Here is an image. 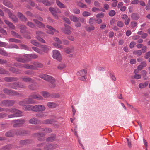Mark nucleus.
Returning <instances> with one entry per match:
<instances>
[{"label":"nucleus","mask_w":150,"mask_h":150,"mask_svg":"<svg viewBox=\"0 0 150 150\" xmlns=\"http://www.w3.org/2000/svg\"><path fill=\"white\" fill-rule=\"evenodd\" d=\"M39 77L46 81L50 82V86L53 88L56 86L55 80L54 78L50 76L45 74H42L39 76Z\"/></svg>","instance_id":"f257e3e1"},{"label":"nucleus","mask_w":150,"mask_h":150,"mask_svg":"<svg viewBox=\"0 0 150 150\" xmlns=\"http://www.w3.org/2000/svg\"><path fill=\"white\" fill-rule=\"evenodd\" d=\"M41 49L35 47H33V50L40 55H43L44 52L47 53L50 50V47L47 45H44L41 46Z\"/></svg>","instance_id":"f03ea898"},{"label":"nucleus","mask_w":150,"mask_h":150,"mask_svg":"<svg viewBox=\"0 0 150 150\" xmlns=\"http://www.w3.org/2000/svg\"><path fill=\"white\" fill-rule=\"evenodd\" d=\"M5 111H9L11 113H13V114L8 115V117L9 118L13 117H16L22 116V112L16 109H8L5 110Z\"/></svg>","instance_id":"7ed1b4c3"},{"label":"nucleus","mask_w":150,"mask_h":150,"mask_svg":"<svg viewBox=\"0 0 150 150\" xmlns=\"http://www.w3.org/2000/svg\"><path fill=\"white\" fill-rule=\"evenodd\" d=\"M42 131L43 132L38 133L35 134V136L37 137L38 138V140L40 141H41L42 140L40 138L41 137L44 136L47 133L51 132L52 130L50 128H46L44 129H43Z\"/></svg>","instance_id":"20e7f679"},{"label":"nucleus","mask_w":150,"mask_h":150,"mask_svg":"<svg viewBox=\"0 0 150 150\" xmlns=\"http://www.w3.org/2000/svg\"><path fill=\"white\" fill-rule=\"evenodd\" d=\"M25 122L24 119H19L13 120L11 122L15 127H18L22 126Z\"/></svg>","instance_id":"39448f33"},{"label":"nucleus","mask_w":150,"mask_h":150,"mask_svg":"<svg viewBox=\"0 0 150 150\" xmlns=\"http://www.w3.org/2000/svg\"><path fill=\"white\" fill-rule=\"evenodd\" d=\"M33 111L35 112H42L46 110V107L43 105L38 104L34 106Z\"/></svg>","instance_id":"423d86ee"},{"label":"nucleus","mask_w":150,"mask_h":150,"mask_svg":"<svg viewBox=\"0 0 150 150\" xmlns=\"http://www.w3.org/2000/svg\"><path fill=\"white\" fill-rule=\"evenodd\" d=\"M15 101L13 100H6L2 101L0 103V105L6 107L11 106L15 103Z\"/></svg>","instance_id":"0eeeda50"},{"label":"nucleus","mask_w":150,"mask_h":150,"mask_svg":"<svg viewBox=\"0 0 150 150\" xmlns=\"http://www.w3.org/2000/svg\"><path fill=\"white\" fill-rule=\"evenodd\" d=\"M54 40L55 41L57 42V43H54L53 45L57 48H58L61 49H64V46L60 44L62 43V41H61L57 37L54 38Z\"/></svg>","instance_id":"6e6552de"},{"label":"nucleus","mask_w":150,"mask_h":150,"mask_svg":"<svg viewBox=\"0 0 150 150\" xmlns=\"http://www.w3.org/2000/svg\"><path fill=\"white\" fill-rule=\"evenodd\" d=\"M64 26L65 28H61L62 31L65 34H70L72 32L71 30H73L72 28L66 24H64Z\"/></svg>","instance_id":"1a4fd4ad"},{"label":"nucleus","mask_w":150,"mask_h":150,"mask_svg":"<svg viewBox=\"0 0 150 150\" xmlns=\"http://www.w3.org/2000/svg\"><path fill=\"white\" fill-rule=\"evenodd\" d=\"M53 57L54 59L60 61L62 59L61 56L59 52L57 50L53 51Z\"/></svg>","instance_id":"9d476101"},{"label":"nucleus","mask_w":150,"mask_h":150,"mask_svg":"<svg viewBox=\"0 0 150 150\" xmlns=\"http://www.w3.org/2000/svg\"><path fill=\"white\" fill-rule=\"evenodd\" d=\"M6 11L8 13L9 17L10 18L15 22H16L18 21V19L17 18L15 15L11 13L10 10L9 9L6 8Z\"/></svg>","instance_id":"9b49d317"},{"label":"nucleus","mask_w":150,"mask_h":150,"mask_svg":"<svg viewBox=\"0 0 150 150\" xmlns=\"http://www.w3.org/2000/svg\"><path fill=\"white\" fill-rule=\"evenodd\" d=\"M15 65L18 67H24L28 69H35V67L33 65H29L28 64H21L15 63Z\"/></svg>","instance_id":"f8f14e48"},{"label":"nucleus","mask_w":150,"mask_h":150,"mask_svg":"<svg viewBox=\"0 0 150 150\" xmlns=\"http://www.w3.org/2000/svg\"><path fill=\"white\" fill-rule=\"evenodd\" d=\"M10 87L14 89H17L18 88H24L25 87V86L19 82H16L13 83Z\"/></svg>","instance_id":"ddd939ff"},{"label":"nucleus","mask_w":150,"mask_h":150,"mask_svg":"<svg viewBox=\"0 0 150 150\" xmlns=\"http://www.w3.org/2000/svg\"><path fill=\"white\" fill-rule=\"evenodd\" d=\"M30 97L34 99H36L38 100H42L43 97L39 94L35 93H31L30 95Z\"/></svg>","instance_id":"4468645a"},{"label":"nucleus","mask_w":150,"mask_h":150,"mask_svg":"<svg viewBox=\"0 0 150 150\" xmlns=\"http://www.w3.org/2000/svg\"><path fill=\"white\" fill-rule=\"evenodd\" d=\"M4 92L7 94L13 95H17V93L14 91L12 90H8L6 88L3 90Z\"/></svg>","instance_id":"2eb2a0df"},{"label":"nucleus","mask_w":150,"mask_h":150,"mask_svg":"<svg viewBox=\"0 0 150 150\" xmlns=\"http://www.w3.org/2000/svg\"><path fill=\"white\" fill-rule=\"evenodd\" d=\"M49 10L53 15L54 18L57 19H59V17L57 14V11L54 8L52 7H50L49 8Z\"/></svg>","instance_id":"dca6fc26"},{"label":"nucleus","mask_w":150,"mask_h":150,"mask_svg":"<svg viewBox=\"0 0 150 150\" xmlns=\"http://www.w3.org/2000/svg\"><path fill=\"white\" fill-rule=\"evenodd\" d=\"M34 106H33L30 105H26L23 107V110L25 111H33Z\"/></svg>","instance_id":"f3484780"},{"label":"nucleus","mask_w":150,"mask_h":150,"mask_svg":"<svg viewBox=\"0 0 150 150\" xmlns=\"http://www.w3.org/2000/svg\"><path fill=\"white\" fill-rule=\"evenodd\" d=\"M47 28L48 29L47 30V32L50 34H53L54 33V32L56 31L55 29L50 26L47 25Z\"/></svg>","instance_id":"a211bd4d"},{"label":"nucleus","mask_w":150,"mask_h":150,"mask_svg":"<svg viewBox=\"0 0 150 150\" xmlns=\"http://www.w3.org/2000/svg\"><path fill=\"white\" fill-rule=\"evenodd\" d=\"M29 122L30 124H37L40 123V121L36 118H33L29 120Z\"/></svg>","instance_id":"6ab92c4d"},{"label":"nucleus","mask_w":150,"mask_h":150,"mask_svg":"<svg viewBox=\"0 0 150 150\" xmlns=\"http://www.w3.org/2000/svg\"><path fill=\"white\" fill-rule=\"evenodd\" d=\"M55 147L56 146L52 144H48L44 147V149L45 150H51Z\"/></svg>","instance_id":"aec40b11"},{"label":"nucleus","mask_w":150,"mask_h":150,"mask_svg":"<svg viewBox=\"0 0 150 150\" xmlns=\"http://www.w3.org/2000/svg\"><path fill=\"white\" fill-rule=\"evenodd\" d=\"M16 133V134H18L17 132H15V131L13 130L9 131L6 133L5 135L6 136L8 137H11L13 136Z\"/></svg>","instance_id":"412c9836"},{"label":"nucleus","mask_w":150,"mask_h":150,"mask_svg":"<svg viewBox=\"0 0 150 150\" xmlns=\"http://www.w3.org/2000/svg\"><path fill=\"white\" fill-rule=\"evenodd\" d=\"M87 71L86 69L82 70L78 72L77 75L79 76H86Z\"/></svg>","instance_id":"4be33fe9"},{"label":"nucleus","mask_w":150,"mask_h":150,"mask_svg":"<svg viewBox=\"0 0 150 150\" xmlns=\"http://www.w3.org/2000/svg\"><path fill=\"white\" fill-rule=\"evenodd\" d=\"M47 115V112H45L38 113L36 115V117L38 118H44Z\"/></svg>","instance_id":"5701e85b"},{"label":"nucleus","mask_w":150,"mask_h":150,"mask_svg":"<svg viewBox=\"0 0 150 150\" xmlns=\"http://www.w3.org/2000/svg\"><path fill=\"white\" fill-rule=\"evenodd\" d=\"M3 3L5 6L8 8L12 9L13 8V6L12 4L9 1L4 0L3 1Z\"/></svg>","instance_id":"b1692460"},{"label":"nucleus","mask_w":150,"mask_h":150,"mask_svg":"<svg viewBox=\"0 0 150 150\" xmlns=\"http://www.w3.org/2000/svg\"><path fill=\"white\" fill-rule=\"evenodd\" d=\"M47 106L50 108H53L56 107L57 105L52 102H48L47 103Z\"/></svg>","instance_id":"393cba45"},{"label":"nucleus","mask_w":150,"mask_h":150,"mask_svg":"<svg viewBox=\"0 0 150 150\" xmlns=\"http://www.w3.org/2000/svg\"><path fill=\"white\" fill-rule=\"evenodd\" d=\"M34 21L36 23L38 27L39 28H42L45 27L44 25L42 22H40L36 19H34Z\"/></svg>","instance_id":"a878e982"},{"label":"nucleus","mask_w":150,"mask_h":150,"mask_svg":"<svg viewBox=\"0 0 150 150\" xmlns=\"http://www.w3.org/2000/svg\"><path fill=\"white\" fill-rule=\"evenodd\" d=\"M4 21L10 28L13 29L15 28V26L11 23L6 20H5Z\"/></svg>","instance_id":"bb28decb"},{"label":"nucleus","mask_w":150,"mask_h":150,"mask_svg":"<svg viewBox=\"0 0 150 150\" xmlns=\"http://www.w3.org/2000/svg\"><path fill=\"white\" fill-rule=\"evenodd\" d=\"M70 18L72 21L74 22H78L79 20L78 18L73 15L70 16Z\"/></svg>","instance_id":"cd10ccee"},{"label":"nucleus","mask_w":150,"mask_h":150,"mask_svg":"<svg viewBox=\"0 0 150 150\" xmlns=\"http://www.w3.org/2000/svg\"><path fill=\"white\" fill-rule=\"evenodd\" d=\"M22 81L25 82H31L33 83L34 82V81L33 80H32L31 78L29 77H25L22 78Z\"/></svg>","instance_id":"c85d7f7f"},{"label":"nucleus","mask_w":150,"mask_h":150,"mask_svg":"<svg viewBox=\"0 0 150 150\" xmlns=\"http://www.w3.org/2000/svg\"><path fill=\"white\" fill-rule=\"evenodd\" d=\"M54 121L53 119H47L43 121L42 123L44 124H51L54 122Z\"/></svg>","instance_id":"c756f323"},{"label":"nucleus","mask_w":150,"mask_h":150,"mask_svg":"<svg viewBox=\"0 0 150 150\" xmlns=\"http://www.w3.org/2000/svg\"><path fill=\"white\" fill-rule=\"evenodd\" d=\"M40 93L44 98H47L49 97L50 96V93L46 91H42Z\"/></svg>","instance_id":"7c9ffc66"},{"label":"nucleus","mask_w":150,"mask_h":150,"mask_svg":"<svg viewBox=\"0 0 150 150\" xmlns=\"http://www.w3.org/2000/svg\"><path fill=\"white\" fill-rule=\"evenodd\" d=\"M33 99L32 98H31V97H30V96L28 98L25 99L26 103L27 104H32L34 103L35 102Z\"/></svg>","instance_id":"2f4dec72"},{"label":"nucleus","mask_w":150,"mask_h":150,"mask_svg":"<svg viewBox=\"0 0 150 150\" xmlns=\"http://www.w3.org/2000/svg\"><path fill=\"white\" fill-rule=\"evenodd\" d=\"M133 54L138 56H139L142 54V52L140 50H136L133 51Z\"/></svg>","instance_id":"473e14b6"},{"label":"nucleus","mask_w":150,"mask_h":150,"mask_svg":"<svg viewBox=\"0 0 150 150\" xmlns=\"http://www.w3.org/2000/svg\"><path fill=\"white\" fill-rule=\"evenodd\" d=\"M42 2L45 5L47 6H50L52 5L54 3V1H53L52 2H49L47 0H43Z\"/></svg>","instance_id":"72a5a7b5"},{"label":"nucleus","mask_w":150,"mask_h":150,"mask_svg":"<svg viewBox=\"0 0 150 150\" xmlns=\"http://www.w3.org/2000/svg\"><path fill=\"white\" fill-rule=\"evenodd\" d=\"M9 42H15V43H21V41L15 39L14 38H11L9 39Z\"/></svg>","instance_id":"f704fd0d"},{"label":"nucleus","mask_w":150,"mask_h":150,"mask_svg":"<svg viewBox=\"0 0 150 150\" xmlns=\"http://www.w3.org/2000/svg\"><path fill=\"white\" fill-rule=\"evenodd\" d=\"M11 33L14 37L20 38H21V36L19 34L13 31H12L11 32Z\"/></svg>","instance_id":"c9c22d12"},{"label":"nucleus","mask_w":150,"mask_h":150,"mask_svg":"<svg viewBox=\"0 0 150 150\" xmlns=\"http://www.w3.org/2000/svg\"><path fill=\"white\" fill-rule=\"evenodd\" d=\"M56 3L57 5L61 8H65V6L58 0H56Z\"/></svg>","instance_id":"e433bc0d"},{"label":"nucleus","mask_w":150,"mask_h":150,"mask_svg":"<svg viewBox=\"0 0 150 150\" xmlns=\"http://www.w3.org/2000/svg\"><path fill=\"white\" fill-rule=\"evenodd\" d=\"M148 84V82H145L143 83H140L139 85V87L140 88H143L147 86Z\"/></svg>","instance_id":"4c0bfd02"},{"label":"nucleus","mask_w":150,"mask_h":150,"mask_svg":"<svg viewBox=\"0 0 150 150\" xmlns=\"http://www.w3.org/2000/svg\"><path fill=\"white\" fill-rule=\"evenodd\" d=\"M7 48L18 49L19 47L15 44H11L8 45Z\"/></svg>","instance_id":"58836bf2"},{"label":"nucleus","mask_w":150,"mask_h":150,"mask_svg":"<svg viewBox=\"0 0 150 150\" xmlns=\"http://www.w3.org/2000/svg\"><path fill=\"white\" fill-rule=\"evenodd\" d=\"M4 80L6 81L10 82L16 81V79L13 77H6L4 78Z\"/></svg>","instance_id":"ea45409f"},{"label":"nucleus","mask_w":150,"mask_h":150,"mask_svg":"<svg viewBox=\"0 0 150 150\" xmlns=\"http://www.w3.org/2000/svg\"><path fill=\"white\" fill-rule=\"evenodd\" d=\"M19 28L20 29L21 32L23 33L24 32L25 30L26 29V27L24 25H21L19 27Z\"/></svg>","instance_id":"a19ab883"},{"label":"nucleus","mask_w":150,"mask_h":150,"mask_svg":"<svg viewBox=\"0 0 150 150\" xmlns=\"http://www.w3.org/2000/svg\"><path fill=\"white\" fill-rule=\"evenodd\" d=\"M131 17L132 19L134 20H137L139 18L138 14L136 13H133Z\"/></svg>","instance_id":"79ce46f5"},{"label":"nucleus","mask_w":150,"mask_h":150,"mask_svg":"<svg viewBox=\"0 0 150 150\" xmlns=\"http://www.w3.org/2000/svg\"><path fill=\"white\" fill-rule=\"evenodd\" d=\"M0 54L4 56H7L8 55L7 52L4 49H2L1 48H0Z\"/></svg>","instance_id":"37998d69"},{"label":"nucleus","mask_w":150,"mask_h":150,"mask_svg":"<svg viewBox=\"0 0 150 150\" xmlns=\"http://www.w3.org/2000/svg\"><path fill=\"white\" fill-rule=\"evenodd\" d=\"M34 64V66L35 67V69L36 67L41 68L43 67V65L38 62H35Z\"/></svg>","instance_id":"c03bdc74"},{"label":"nucleus","mask_w":150,"mask_h":150,"mask_svg":"<svg viewBox=\"0 0 150 150\" xmlns=\"http://www.w3.org/2000/svg\"><path fill=\"white\" fill-rule=\"evenodd\" d=\"M16 59L18 62L23 63H24L25 62V58H23L21 56L18 57H16Z\"/></svg>","instance_id":"a18cd8bd"},{"label":"nucleus","mask_w":150,"mask_h":150,"mask_svg":"<svg viewBox=\"0 0 150 150\" xmlns=\"http://www.w3.org/2000/svg\"><path fill=\"white\" fill-rule=\"evenodd\" d=\"M31 43L35 46L37 47L39 46V43L35 40H31Z\"/></svg>","instance_id":"49530a36"},{"label":"nucleus","mask_w":150,"mask_h":150,"mask_svg":"<svg viewBox=\"0 0 150 150\" xmlns=\"http://www.w3.org/2000/svg\"><path fill=\"white\" fill-rule=\"evenodd\" d=\"M141 73L144 79L145 80H147V77L146 76V74H147L146 71L144 70H143L141 71Z\"/></svg>","instance_id":"de8ad7c7"},{"label":"nucleus","mask_w":150,"mask_h":150,"mask_svg":"<svg viewBox=\"0 0 150 150\" xmlns=\"http://www.w3.org/2000/svg\"><path fill=\"white\" fill-rule=\"evenodd\" d=\"M86 30L88 32L93 30L94 29V27L93 25H91L89 27H86Z\"/></svg>","instance_id":"09e8293b"},{"label":"nucleus","mask_w":150,"mask_h":150,"mask_svg":"<svg viewBox=\"0 0 150 150\" xmlns=\"http://www.w3.org/2000/svg\"><path fill=\"white\" fill-rule=\"evenodd\" d=\"M29 55H30V54H25L24 56V58H25V61H29L31 59V57Z\"/></svg>","instance_id":"8fccbe9b"},{"label":"nucleus","mask_w":150,"mask_h":150,"mask_svg":"<svg viewBox=\"0 0 150 150\" xmlns=\"http://www.w3.org/2000/svg\"><path fill=\"white\" fill-rule=\"evenodd\" d=\"M36 38L38 41L42 43H46L45 40L42 38L40 37L39 36H36Z\"/></svg>","instance_id":"3c124183"},{"label":"nucleus","mask_w":150,"mask_h":150,"mask_svg":"<svg viewBox=\"0 0 150 150\" xmlns=\"http://www.w3.org/2000/svg\"><path fill=\"white\" fill-rule=\"evenodd\" d=\"M74 48L71 49L68 47L65 49V52L69 54L74 50Z\"/></svg>","instance_id":"603ef678"},{"label":"nucleus","mask_w":150,"mask_h":150,"mask_svg":"<svg viewBox=\"0 0 150 150\" xmlns=\"http://www.w3.org/2000/svg\"><path fill=\"white\" fill-rule=\"evenodd\" d=\"M66 66L64 64H61L59 65L57 68L59 69H62L66 67Z\"/></svg>","instance_id":"864d4df0"},{"label":"nucleus","mask_w":150,"mask_h":150,"mask_svg":"<svg viewBox=\"0 0 150 150\" xmlns=\"http://www.w3.org/2000/svg\"><path fill=\"white\" fill-rule=\"evenodd\" d=\"M26 100L25 99L24 100L20 101L19 103L18 104L20 105L23 106V107L24 106V105H25L26 104H27L26 103Z\"/></svg>","instance_id":"5fc2aeb1"},{"label":"nucleus","mask_w":150,"mask_h":150,"mask_svg":"<svg viewBox=\"0 0 150 150\" xmlns=\"http://www.w3.org/2000/svg\"><path fill=\"white\" fill-rule=\"evenodd\" d=\"M141 78V75L139 74H136L133 76H132V79H139Z\"/></svg>","instance_id":"6e6d98bb"},{"label":"nucleus","mask_w":150,"mask_h":150,"mask_svg":"<svg viewBox=\"0 0 150 150\" xmlns=\"http://www.w3.org/2000/svg\"><path fill=\"white\" fill-rule=\"evenodd\" d=\"M11 146L10 145H7L4 147H3L2 150H9L11 149Z\"/></svg>","instance_id":"4d7b16f0"},{"label":"nucleus","mask_w":150,"mask_h":150,"mask_svg":"<svg viewBox=\"0 0 150 150\" xmlns=\"http://www.w3.org/2000/svg\"><path fill=\"white\" fill-rule=\"evenodd\" d=\"M78 5L80 7L83 8H87V6L84 4L80 2L78 4Z\"/></svg>","instance_id":"13d9d810"},{"label":"nucleus","mask_w":150,"mask_h":150,"mask_svg":"<svg viewBox=\"0 0 150 150\" xmlns=\"http://www.w3.org/2000/svg\"><path fill=\"white\" fill-rule=\"evenodd\" d=\"M73 12L76 14H79L80 13V11L79 9L74 8L73 10Z\"/></svg>","instance_id":"bf43d9fd"},{"label":"nucleus","mask_w":150,"mask_h":150,"mask_svg":"<svg viewBox=\"0 0 150 150\" xmlns=\"http://www.w3.org/2000/svg\"><path fill=\"white\" fill-rule=\"evenodd\" d=\"M8 73L7 71H5L2 68H0V74H7Z\"/></svg>","instance_id":"052dcab7"},{"label":"nucleus","mask_w":150,"mask_h":150,"mask_svg":"<svg viewBox=\"0 0 150 150\" xmlns=\"http://www.w3.org/2000/svg\"><path fill=\"white\" fill-rule=\"evenodd\" d=\"M27 25L30 27L34 28L35 27V25L31 22H28L27 24Z\"/></svg>","instance_id":"680f3d73"},{"label":"nucleus","mask_w":150,"mask_h":150,"mask_svg":"<svg viewBox=\"0 0 150 150\" xmlns=\"http://www.w3.org/2000/svg\"><path fill=\"white\" fill-rule=\"evenodd\" d=\"M67 38L69 40L72 41H74L75 40V38L74 37L71 35H69L67 37Z\"/></svg>","instance_id":"e2e57ef3"},{"label":"nucleus","mask_w":150,"mask_h":150,"mask_svg":"<svg viewBox=\"0 0 150 150\" xmlns=\"http://www.w3.org/2000/svg\"><path fill=\"white\" fill-rule=\"evenodd\" d=\"M116 12L114 10H111L109 13V15L110 16H113L115 15Z\"/></svg>","instance_id":"0e129e2a"},{"label":"nucleus","mask_w":150,"mask_h":150,"mask_svg":"<svg viewBox=\"0 0 150 150\" xmlns=\"http://www.w3.org/2000/svg\"><path fill=\"white\" fill-rule=\"evenodd\" d=\"M92 11L94 12L97 13L100 11V9L95 7H93L92 9Z\"/></svg>","instance_id":"69168bd1"},{"label":"nucleus","mask_w":150,"mask_h":150,"mask_svg":"<svg viewBox=\"0 0 150 150\" xmlns=\"http://www.w3.org/2000/svg\"><path fill=\"white\" fill-rule=\"evenodd\" d=\"M55 138L53 137H50L46 139V141L47 142H51L54 140Z\"/></svg>","instance_id":"338daca9"},{"label":"nucleus","mask_w":150,"mask_h":150,"mask_svg":"<svg viewBox=\"0 0 150 150\" xmlns=\"http://www.w3.org/2000/svg\"><path fill=\"white\" fill-rule=\"evenodd\" d=\"M82 15L83 16L85 17L90 16L91 15V13L89 12L84 11L83 12Z\"/></svg>","instance_id":"774afa93"}]
</instances>
